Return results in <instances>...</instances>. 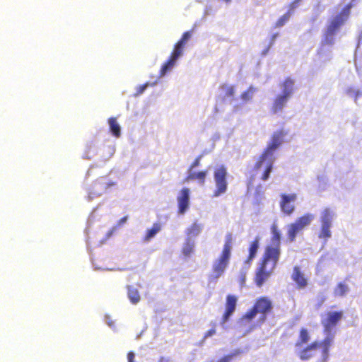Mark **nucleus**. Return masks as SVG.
Here are the masks:
<instances>
[{
	"label": "nucleus",
	"instance_id": "obj_1",
	"mask_svg": "<svg viewBox=\"0 0 362 362\" xmlns=\"http://www.w3.org/2000/svg\"><path fill=\"white\" fill-rule=\"evenodd\" d=\"M281 255V247L266 245L258 262L254 276V283L260 288L269 279L276 269Z\"/></svg>",
	"mask_w": 362,
	"mask_h": 362
},
{
	"label": "nucleus",
	"instance_id": "obj_2",
	"mask_svg": "<svg viewBox=\"0 0 362 362\" xmlns=\"http://www.w3.org/2000/svg\"><path fill=\"white\" fill-rule=\"evenodd\" d=\"M286 134V132L283 129L275 132L272 134L271 141L267 148L257 159L253 170L257 172L264 168V172L261 176L262 180L266 181L269 179L275 160L274 156V151L281 144Z\"/></svg>",
	"mask_w": 362,
	"mask_h": 362
},
{
	"label": "nucleus",
	"instance_id": "obj_3",
	"mask_svg": "<svg viewBox=\"0 0 362 362\" xmlns=\"http://www.w3.org/2000/svg\"><path fill=\"white\" fill-rule=\"evenodd\" d=\"M332 344V337H327L322 341H314L302 349L298 356L303 361H307L314 357L317 349L321 350V358L320 362H327L329 358V348Z\"/></svg>",
	"mask_w": 362,
	"mask_h": 362
},
{
	"label": "nucleus",
	"instance_id": "obj_4",
	"mask_svg": "<svg viewBox=\"0 0 362 362\" xmlns=\"http://www.w3.org/2000/svg\"><path fill=\"white\" fill-rule=\"evenodd\" d=\"M272 310L273 304L270 298L262 296L255 300L252 307L244 314L242 319L251 322L257 314H259V321L262 323L266 320L267 315L272 312Z\"/></svg>",
	"mask_w": 362,
	"mask_h": 362
},
{
	"label": "nucleus",
	"instance_id": "obj_5",
	"mask_svg": "<svg viewBox=\"0 0 362 362\" xmlns=\"http://www.w3.org/2000/svg\"><path fill=\"white\" fill-rule=\"evenodd\" d=\"M233 235L228 233L226 235L225 243L218 257L214 261L212 272L214 279L220 277L228 267L231 257Z\"/></svg>",
	"mask_w": 362,
	"mask_h": 362
},
{
	"label": "nucleus",
	"instance_id": "obj_6",
	"mask_svg": "<svg viewBox=\"0 0 362 362\" xmlns=\"http://www.w3.org/2000/svg\"><path fill=\"white\" fill-rule=\"evenodd\" d=\"M353 4L349 3L344 6L339 13L333 17L327 25L326 35L332 37L348 20Z\"/></svg>",
	"mask_w": 362,
	"mask_h": 362
},
{
	"label": "nucleus",
	"instance_id": "obj_7",
	"mask_svg": "<svg viewBox=\"0 0 362 362\" xmlns=\"http://www.w3.org/2000/svg\"><path fill=\"white\" fill-rule=\"evenodd\" d=\"M314 218L311 214H305L288 226L287 236L290 242H294L296 235L308 227Z\"/></svg>",
	"mask_w": 362,
	"mask_h": 362
},
{
	"label": "nucleus",
	"instance_id": "obj_8",
	"mask_svg": "<svg viewBox=\"0 0 362 362\" xmlns=\"http://www.w3.org/2000/svg\"><path fill=\"white\" fill-rule=\"evenodd\" d=\"M226 176L227 169L223 165L218 167L214 170V177L216 189L214 192V197H219L226 192L228 187Z\"/></svg>",
	"mask_w": 362,
	"mask_h": 362
},
{
	"label": "nucleus",
	"instance_id": "obj_9",
	"mask_svg": "<svg viewBox=\"0 0 362 362\" xmlns=\"http://www.w3.org/2000/svg\"><path fill=\"white\" fill-rule=\"evenodd\" d=\"M343 317L344 312L342 310L327 312L325 318L322 320L325 330L330 331L331 329L337 326Z\"/></svg>",
	"mask_w": 362,
	"mask_h": 362
},
{
	"label": "nucleus",
	"instance_id": "obj_10",
	"mask_svg": "<svg viewBox=\"0 0 362 362\" xmlns=\"http://www.w3.org/2000/svg\"><path fill=\"white\" fill-rule=\"evenodd\" d=\"M297 199L296 194H282L281 195L280 208L283 213L291 215L295 210L293 203Z\"/></svg>",
	"mask_w": 362,
	"mask_h": 362
},
{
	"label": "nucleus",
	"instance_id": "obj_11",
	"mask_svg": "<svg viewBox=\"0 0 362 362\" xmlns=\"http://www.w3.org/2000/svg\"><path fill=\"white\" fill-rule=\"evenodd\" d=\"M291 279L296 283V287L299 290L303 289L308 286V279L298 266L293 267Z\"/></svg>",
	"mask_w": 362,
	"mask_h": 362
},
{
	"label": "nucleus",
	"instance_id": "obj_12",
	"mask_svg": "<svg viewBox=\"0 0 362 362\" xmlns=\"http://www.w3.org/2000/svg\"><path fill=\"white\" fill-rule=\"evenodd\" d=\"M189 189L184 187L181 189L177 197L178 211L180 214H184L189 207Z\"/></svg>",
	"mask_w": 362,
	"mask_h": 362
},
{
	"label": "nucleus",
	"instance_id": "obj_13",
	"mask_svg": "<svg viewBox=\"0 0 362 362\" xmlns=\"http://www.w3.org/2000/svg\"><path fill=\"white\" fill-rule=\"evenodd\" d=\"M237 297L233 295L229 294L226 296V310L222 317L223 323L226 322L235 311L237 305Z\"/></svg>",
	"mask_w": 362,
	"mask_h": 362
},
{
	"label": "nucleus",
	"instance_id": "obj_14",
	"mask_svg": "<svg viewBox=\"0 0 362 362\" xmlns=\"http://www.w3.org/2000/svg\"><path fill=\"white\" fill-rule=\"evenodd\" d=\"M181 55H180L177 52H174L173 50L172 51L168 59L162 65V66L160 69V72H159L160 77L165 76L168 72H169L173 68L177 60L178 59V58Z\"/></svg>",
	"mask_w": 362,
	"mask_h": 362
},
{
	"label": "nucleus",
	"instance_id": "obj_15",
	"mask_svg": "<svg viewBox=\"0 0 362 362\" xmlns=\"http://www.w3.org/2000/svg\"><path fill=\"white\" fill-rule=\"evenodd\" d=\"M193 30L185 31L181 38L175 43L173 47V51L182 55L184 51V48L187 42L190 40L193 35Z\"/></svg>",
	"mask_w": 362,
	"mask_h": 362
},
{
	"label": "nucleus",
	"instance_id": "obj_16",
	"mask_svg": "<svg viewBox=\"0 0 362 362\" xmlns=\"http://www.w3.org/2000/svg\"><path fill=\"white\" fill-rule=\"evenodd\" d=\"M259 245V238L256 237L250 244L248 249V256L245 260V264L248 267H250L253 259L255 258L257 255V252Z\"/></svg>",
	"mask_w": 362,
	"mask_h": 362
},
{
	"label": "nucleus",
	"instance_id": "obj_17",
	"mask_svg": "<svg viewBox=\"0 0 362 362\" xmlns=\"http://www.w3.org/2000/svg\"><path fill=\"white\" fill-rule=\"evenodd\" d=\"M288 98L289 97L283 94L278 95L274 100L272 106V111L274 113H277L279 111H281L283 109V107L286 105Z\"/></svg>",
	"mask_w": 362,
	"mask_h": 362
},
{
	"label": "nucleus",
	"instance_id": "obj_18",
	"mask_svg": "<svg viewBox=\"0 0 362 362\" xmlns=\"http://www.w3.org/2000/svg\"><path fill=\"white\" fill-rule=\"evenodd\" d=\"M272 238L271 242L267 245L273 246L274 247H281V233L276 225H272Z\"/></svg>",
	"mask_w": 362,
	"mask_h": 362
},
{
	"label": "nucleus",
	"instance_id": "obj_19",
	"mask_svg": "<svg viewBox=\"0 0 362 362\" xmlns=\"http://www.w3.org/2000/svg\"><path fill=\"white\" fill-rule=\"evenodd\" d=\"M310 334L307 329L303 327L299 331L298 339L295 343L296 348H302V346L307 344L310 340Z\"/></svg>",
	"mask_w": 362,
	"mask_h": 362
},
{
	"label": "nucleus",
	"instance_id": "obj_20",
	"mask_svg": "<svg viewBox=\"0 0 362 362\" xmlns=\"http://www.w3.org/2000/svg\"><path fill=\"white\" fill-rule=\"evenodd\" d=\"M202 230V226L197 221L192 223L185 231V234L187 235V238L196 237L199 235Z\"/></svg>",
	"mask_w": 362,
	"mask_h": 362
},
{
	"label": "nucleus",
	"instance_id": "obj_21",
	"mask_svg": "<svg viewBox=\"0 0 362 362\" xmlns=\"http://www.w3.org/2000/svg\"><path fill=\"white\" fill-rule=\"evenodd\" d=\"M108 124L112 134L115 137H119L121 135V128L117 123L116 117H110L108 119Z\"/></svg>",
	"mask_w": 362,
	"mask_h": 362
},
{
	"label": "nucleus",
	"instance_id": "obj_22",
	"mask_svg": "<svg viewBox=\"0 0 362 362\" xmlns=\"http://www.w3.org/2000/svg\"><path fill=\"white\" fill-rule=\"evenodd\" d=\"M294 81L291 78H286L282 83L283 95L290 97L293 93Z\"/></svg>",
	"mask_w": 362,
	"mask_h": 362
},
{
	"label": "nucleus",
	"instance_id": "obj_23",
	"mask_svg": "<svg viewBox=\"0 0 362 362\" xmlns=\"http://www.w3.org/2000/svg\"><path fill=\"white\" fill-rule=\"evenodd\" d=\"M160 224L159 223H154L151 228L146 230L144 240L146 242L149 241L160 230Z\"/></svg>",
	"mask_w": 362,
	"mask_h": 362
},
{
	"label": "nucleus",
	"instance_id": "obj_24",
	"mask_svg": "<svg viewBox=\"0 0 362 362\" xmlns=\"http://www.w3.org/2000/svg\"><path fill=\"white\" fill-rule=\"evenodd\" d=\"M194 250V243L189 238H187L182 248V253L185 257H189Z\"/></svg>",
	"mask_w": 362,
	"mask_h": 362
},
{
	"label": "nucleus",
	"instance_id": "obj_25",
	"mask_svg": "<svg viewBox=\"0 0 362 362\" xmlns=\"http://www.w3.org/2000/svg\"><path fill=\"white\" fill-rule=\"evenodd\" d=\"M333 213L329 209H325L322 212L320 221L322 226H331Z\"/></svg>",
	"mask_w": 362,
	"mask_h": 362
},
{
	"label": "nucleus",
	"instance_id": "obj_26",
	"mask_svg": "<svg viewBox=\"0 0 362 362\" xmlns=\"http://www.w3.org/2000/svg\"><path fill=\"white\" fill-rule=\"evenodd\" d=\"M127 295L131 303L136 304L140 300V295L138 290L132 286H127Z\"/></svg>",
	"mask_w": 362,
	"mask_h": 362
},
{
	"label": "nucleus",
	"instance_id": "obj_27",
	"mask_svg": "<svg viewBox=\"0 0 362 362\" xmlns=\"http://www.w3.org/2000/svg\"><path fill=\"white\" fill-rule=\"evenodd\" d=\"M207 173L208 172L206 170L199 171L198 173H190L185 180L187 181L198 180L202 184H204Z\"/></svg>",
	"mask_w": 362,
	"mask_h": 362
},
{
	"label": "nucleus",
	"instance_id": "obj_28",
	"mask_svg": "<svg viewBox=\"0 0 362 362\" xmlns=\"http://www.w3.org/2000/svg\"><path fill=\"white\" fill-rule=\"evenodd\" d=\"M348 291V286L344 283L340 282L334 288V295L336 297H342L346 294Z\"/></svg>",
	"mask_w": 362,
	"mask_h": 362
},
{
	"label": "nucleus",
	"instance_id": "obj_29",
	"mask_svg": "<svg viewBox=\"0 0 362 362\" xmlns=\"http://www.w3.org/2000/svg\"><path fill=\"white\" fill-rule=\"evenodd\" d=\"M256 90L257 89L255 88L250 86L245 91L241 93V100L245 102L251 100Z\"/></svg>",
	"mask_w": 362,
	"mask_h": 362
},
{
	"label": "nucleus",
	"instance_id": "obj_30",
	"mask_svg": "<svg viewBox=\"0 0 362 362\" xmlns=\"http://www.w3.org/2000/svg\"><path fill=\"white\" fill-rule=\"evenodd\" d=\"M330 227L329 226H321L320 232L318 235L319 238L327 240L331 237Z\"/></svg>",
	"mask_w": 362,
	"mask_h": 362
},
{
	"label": "nucleus",
	"instance_id": "obj_31",
	"mask_svg": "<svg viewBox=\"0 0 362 362\" xmlns=\"http://www.w3.org/2000/svg\"><path fill=\"white\" fill-rule=\"evenodd\" d=\"M224 97H233L235 94V88L233 86L223 84L221 86Z\"/></svg>",
	"mask_w": 362,
	"mask_h": 362
},
{
	"label": "nucleus",
	"instance_id": "obj_32",
	"mask_svg": "<svg viewBox=\"0 0 362 362\" xmlns=\"http://www.w3.org/2000/svg\"><path fill=\"white\" fill-rule=\"evenodd\" d=\"M290 12H286L281 17H280L277 21L276 22V27H281L283 26L289 19L291 16Z\"/></svg>",
	"mask_w": 362,
	"mask_h": 362
},
{
	"label": "nucleus",
	"instance_id": "obj_33",
	"mask_svg": "<svg viewBox=\"0 0 362 362\" xmlns=\"http://www.w3.org/2000/svg\"><path fill=\"white\" fill-rule=\"evenodd\" d=\"M153 85H154V83H150L149 82H146L143 85L139 86L136 89V95H141V93H144V91L146 89V88H148L150 86H153Z\"/></svg>",
	"mask_w": 362,
	"mask_h": 362
},
{
	"label": "nucleus",
	"instance_id": "obj_34",
	"mask_svg": "<svg viewBox=\"0 0 362 362\" xmlns=\"http://www.w3.org/2000/svg\"><path fill=\"white\" fill-rule=\"evenodd\" d=\"M211 328L209 329L205 334H204V339H206L208 337H210L213 335H214L216 333V322H212L211 323Z\"/></svg>",
	"mask_w": 362,
	"mask_h": 362
},
{
	"label": "nucleus",
	"instance_id": "obj_35",
	"mask_svg": "<svg viewBox=\"0 0 362 362\" xmlns=\"http://www.w3.org/2000/svg\"><path fill=\"white\" fill-rule=\"evenodd\" d=\"M302 1L303 0H293L292 2H291L288 5V12H290L291 14L293 11L300 5Z\"/></svg>",
	"mask_w": 362,
	"mask_h": 362
},
{
	"label": "nucleus",
	"instance_id": "obj_36",
	"mask_svg": "<svg viewBox=\"0 0 362 362\" xmlns=\"http://www.w3.org/2000/svg\"><path fill=\"white\" fill-rule=\"evenodd\" d=\"M232 358L233 355L228 354L221 358L217 362H230Z\"/></svg>",
	"mask_w": 362,
	"mask_h": 362
},
{
	"label": "nucleus",
	"instance_id": "obj_37",
	"mask_svg": "<svg viewBox=\"0 0 362 362\" xmlns=\"http://www.w3.org/2000/svg\"><path fill=\"white\" fill-rule=\"evenodd\" d=\"M200 163V157H197L191 164L190 169L194 168L199 165Z\"/></svg>",
	"mask_w": 362,
	"mask_h": 362
},
{
	"label": "nucleus",
	"instance_id": "obj_38",
	"mask_svg": "<svg viewBox=\"0 0 362 362\" xmlns=\"http://www.w3.org/2000/svg\"><path fill=\"white\" fill-rule=\"evenodd\" d=\"M134 358H135V355H134V352L129 351L127 354L128 362H135L134 361Z\"/></svg>",
	"mask_w": 362,
	"mask_h": 362
},
{
	"label": "nucleus",
	"instance_id": "obj_39",
	"mask_svg": "<svg viewBox=\"0 0 362 362\" xmlns=\"http://www.w3.org/2000/svg\"><path fill=\"white\" fill-rule=\"evenodd\" d=\"M127 216H124L118 221L117 224L119 226H121V225L124 224L127 221Z\"/></svg>",
	"mask_w": 362,
	"mask_h": 362
},
{
	"label": "nucleus",
	"instance_id": "obj_40",
	"mask_svg": "<svg viewBox=\"0 0 362 362\" xmlns=\"http://www.w3.org/2000/svg\"><path fill=\"white\" fill-rule=\"evenodd\" d=\"M158 362H170V360L162 356L159 358Z\"/></svg>",
	"mask_w": 362,
	"mask_h": 362
},
{
	"label": "nucleus",
	"instance_id": "obj_41",
	"mask_svg": "<svg viewBox=\"0 0 362 362\" xmlns=\"http://www.w3.org/2000/svg\"><path fill=\"white\" fill-rule=\"evenodd\" d=\"M115 185V182H110V183H108V184H107V187H111V186H113V185Z\"/></svg>",
	"mask_w": 362,
	"mask_h": 362
}]
</instances>
